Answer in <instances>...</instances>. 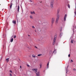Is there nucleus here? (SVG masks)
Returning <instances> with one entry per match:
<instances>
[{"instance_id":"nucleus-1","label":"nucleus","mask_w":76,"mask_h":76,"mask_svg":"<svg viewBox=\"0 0 76 76\" xmlns=\"http://www.w3.org/2000/svg\"><path fill=\"white\" fill-rule=\"evenodd\" d=\"M32 71H35L36 74L37 76H39V71L37 72V71H38V69H32Z\"/></svg>"},{"instance_id":"nucleus-2","label":"nucleus","mask_w":76,"mask_h":76,"mask_svg":"<svg viewBox=\"0 0 76 76\" xmlns=\"http://www.w3.org/2000/svg\"><path fill=\"white\" fill-rule=\"evenodd\" d=\"M54 3V0H52L50 2V7L51 8H53V5Z\"/></svg>"},{"instance_id":"nucleus-3","label":"nucleus","mask_w":76,"mask_h":76,"mask_svg":"<svg viewBox=\"0 0 76 76\" xmlns=\"http://www.w3.org/2000/svg\"><path fill=\"white\" fill-rule=\"evenodd\" d=\"M56 50H54L53 51V50H50L49 52V56H52L53 54V53H54V52H56Z\"/></svg>"},{"instance_id":"nucleus-4","label":"nucleus","mask_w":76,"mask_h":76,"mask_svg":"<svg viewBox=\"0 0 76 76\" xmlns=\"http://www.w3.org/2000/svg\"><path fill=\"white\" fill-rule=\"evenodd\" d=\"M56 37H57V36H55L54 37V39L53 41V45H54V44H55Z\"/></svg>"},{"instance_id":"nucleus-5","label":"nucleus","mask_w":76,"mask_h":76,"mask_svg":"<svg viewBox=\"0 0 76 76\" xmlns=\"http://www.w3.org/2000/svg\"><path fill=\"white\" fill-rule=\"evenodd\" d=\"M55 20V18H53L52 19L51 23L52 24H53L54 23V21Z\"/></svg>"},{"instance_id":"nucleus-6","label":"nucleus","mask_w":76,"mask_h":76,"mask_svg":"<svg viewBox=\"0 0 76 76\" xmlns=\"http://www.w3.org/2000/svg\"><path fill=\"white\" fill-rule=\"evenodd\" d=\"M66 18H67V14H66L64 18V21H65L66 20Z\"/></svg>"},{"instance_id":"nucleus-7","label":"nucleus","mask_w":76,"mask_h":76,"mask_svg":"<svg viewBox=\"0 0 76 76\" xmlns=\"http://www.w3.org/2000/svg\"><path fill=\"white\" fill-rule=\"evenodd\" d=\"M59 19V18H56L55 23H58V22Z\"/></svg>"},{"instance_id":"nucleus-8","label":"nucleus","mask_w":76,"mask_h":76,"mask_svg":"<svg viewBox=\"0 0 76 76\" xmlns=\"http://www.w3.org/2000/svg\"><path fill=\"white\" fill-rule=\"evenodd\" d=\"M58 13H57L56 16L57 17V18H58L59 19V18H60V15L58 14Z\"/></svg>"},{"instance_id":"nucleus-9","label":"nucleus","mask_w":76,"mask_h":76,"mask_svg":"<svg viewBox=\"0 0 76 76\" xmlns=\"http://www.w3.org/2000/svg\"><path fill=\"white\" fill-rule=\"evenodd\" d=\"M30 13H31V15H33V14H35V12H34V11H33V12H30Z\"/></svg>"},{"instance_id":"nucleus-10","label":"nucleus","mask_w":76,"mask_h":76,"mask_svg":"<svg viewBox=\"0 0 76 76\" xmlns=\"http://www.w3.org/2000/svg\"><path fill=\"white\" fill-rule=\"evenodd\" d=\"M17 10L18 12H19V5L18 6V8L17 9Z\"/></svg>"},{"instance_id":"nucleus-11","label":"nucleus","mask_w":76,"mask_h":76,"mask_svg":"<svg viewBox=\"0 0 76 76\" xmlns=\"http://www.w3.org/2000/svg\"><path fill=\"white\" fill-rule=\"evenodd\" d=\"M30 18L31 19H33V17L32 15H31L30 16Z\"/></svg>"},{"instance_id":"nucleus-12","label":"nucleus","mask_w":76,"mask_h":76,"mask_svg":"<svg viewBox=\"0 0 76 76\" xmlns=\"http://www.w3.org/2000/svg\"><path fill=\"white\" fill-rule=\"evenodd\" d=\"M59 12H60V8H59L58 9L57 13H59Z\"/></svg>"},{"instance_id":"nucleus-13","label":"nucleus","mask_w":76,"mask_h":76,"mask_svg":"<svg viewBox=\"0 0 76 76\" xmlns=\"http://www.w3.org/2000/svg\"><path fill=\"white\" fill-rule=\"evenodd\" d=\"M12 23H14V24H16V21L15 20H13L12 21Z\"/></svg>"},{"instance_id":"nucleus-14","label":"nucleus","mask_w":76,"mask_h":76,"mask_svg":"<svg viewBox=\"0 0 76 76\" xmlns=\"http://www.w3.org/2000/svg\"><path fill=\"white\" fill-rule=\"evenodd\" d=\"M12 5H13V4L11 3L10 4V9H12Z\"/></svg>"},{"instance_id":"nucleus-15","label":"nucleus","mask_w":76,"mask_h":76,"mask_svg":"<svg viewBox=\"0 0 76 76\" xmlns=\"http://www.w3.org/2000/svg\"><path fill=\"white\" fill-rule=\"evenodd\" d=\"M32 57H33L34 58H35V57H36V56H35L34 54L32 55Z\"/></svg>"},{"instance_id":"nucleus-16","label":"nucleus","mask_w":76,"mask_h":76,"mask_svg":"<svg viewBox=\"0 0 76 76\" xmlns=\"http://www.w3.org/2000/svg\"><path fill=\"white\" fill-rule=\"evenodd\" d=\"M39 66H40V68L41 69V67H42V64H41V63L40 64H39Z\"/></svg>"},{"instance_id":"nucleus-17","label":"nucleus","mask_w":76,"mask_h":76,"mask_svg":"<svg viewBox=\"0 0 76 76\" xmlns=\"http://www.w3.org/2000/svg\"><path fill=\"white\" fill-rule=\"evenodd\" d=\"M6 61L7 63H8L9 62V58H7L6 59Z\"/></svg>"},{"instance_id":"nucleus-18","label":"nucleus","mask_w":76,"mask_h":76,"mask_svg":"<svg viewBox=\"0 0 76 76\" xmlns=\"http://www.w3.org/2000/svg\"><path fill=\"white\" fill-rule=\"evenodd\" d=\"M13 38H12L11 39V42H13Z\"/></svg>"},{"instance_id":"nucleus-19","label":"nucleus","mask_w":76,"mask_h":76,"mask_svg":"<svg viewBox=\"0 0 76 76\" xmlns=\"http://www.w3.org/2000/svg\"><path fill=\"white\" fill-rule=\"evenodd\" d=\"M73 60L72 59H71V60L70 62L71 63H73Z\"/></svg>"},{"instance_id":"nucleus-20","label":"nucleus","mask_w":76,"mask_h":76,"mask_svg":"<svg viewBox=\"0 0 76 76\" xmlns=\"http://www.w3.org/2000/svg\"><path fill=\"white\" fill-rule=\"evenodd\" d=\"M68 7L69 9H70V5L69 4H68Z\"/></svg>"},{"instance_id":"nucleus-21","label":"nucleus","mask_w":76,"mask_h":76,"mask_svg":"<svg viewBox=\"0 0 76 76\" xmlns=\"http://www.w3.org/2000/svg\"><path fill=\"white\" fill-rule=\"evenodd\" d=\"M73 40H72L71 41V43H73Z\"/></svg>"},{"instance_id":"nucleus-22","label":"nucleus","mask_w":76,"mask_h":76,"mask_svg":"<svg viewBox=\"0 0 76 76\" xmlns=\"http://www.w3.org/2000/svg\"><path fill=\"white\" fill-rule=\"evenodd\" d=\"M73 70H74V72H76V69H74Z\"/></svg>"},{"instance_id":"nucleus-23","label":"nucleus","mask_w":76,"mask_h":76,"mask_svg":"<svg viewBox=\"0 0 76 76\" xmlns=\"http://www.w3.org/2000/svg\"><path fill=\"white\" fill-rule=\"evenodd\" d=\"M41 54H39L37 55V56H41Z\"/></svg>"},{"instance_id":"nucleus-24","label":"nucleus","mask_w":76,"mask_h":76,"mask_svg":"<svg viewBox=\"0 0 76 76\" xmlns=\"http://www.w3.org/2000/svg\"><path fill=\"white\" fill-rule=\"evenodd\" d=\"M16 38V36H15L14 37V38Z\"/></svg>"},{"instance_id":"nucleus-25","label":"nucleus","mask_w":76,"mask_h":76,"mask_svg":"<svg viewBox=\"0 0 76 76\" xmlns=\"http://www.w3.org/2000/svg\"><path fill=\"white\" fill-rule=\"evenodd\" d=\"M61 36H62V34H60V37H61Z\"/></svg>"},{"instance_id":"nucleus-26","label":"nucleus","mask_w":76,"mask_h":76,"mask_svg":"<svg viewBox=\"0 0 76 76\" xmlns=\"http://www.w3.org/2000/svg\"><path fill=\"white\" fill-rule=\"evenodd\" d=\"M68 57H70V54H69L68 55Z\"/></svg>"},{"instance_id":"nucleus-27","label":"nucleus","mask_w":76,"mask_h":76,"mask_svg":"<svg viewBox=\"0 0 76 76\" xmlns=\"http://www.w3.org/2000/svg\"><path fill=\"white\" fill-rule=\"evenodd\" d=\"M47 66H49V62H48L47 64Z\"/></svg>"},{"instance_id":"nucleus-28","label":"nucleus","mask_w":76,"mask_h":76,"mask_svg":"<svg viewBox=\"0 0 76 76\" xmlns=\"http://www.w3.org/2000/svg\"><path fill=\"white\" fill-rule=\"evenodd\" d=\"M49 67V66L47 65V68H48Z\"/></svg>"},{"instance_id":"nucleus-29","label":"nucleus","mask_w":76,"mask_h":76,"mask_svg":"<svg viewBox=\"0 0 76 76\" xmlns=\"http://www.w3.org/2000/svg\"><path fill=\"white\" fill-rule=\"evenodd\" d=\"M32 28H35V26H32Z\"/></svg>"},{"instance_id":"nucleus-30","label":"nucleus","mask_w":76,"mask_h":76,"mask_svg":"<svg viewBox=\"0 0 76 76\" xmlns=\"http://www.w3.org/2000/svg\"><path fill=\"white\" fill-rule=\"evenodd\" d=\"M27 66H28V67H29V65L27 64Z\"/></svg>"},{"instance_id":"nucleus-31","label":"nucleus","mask_w":76,"mask_h":76,"mask_svg":"<svg viewBox=\"0 0 76 76\" xmlns=\"http://www.w3.org/2000/svg\"><path fill=\"white\" fill-rule=\"evenodd\" d=\"M10 72H11V73H12V71L11 70H10Z\"/></svg>"},{"instance_id":"nucleus-32","label":"nucleus","mask_w":76,"mask_h":76,"mask_svg":"<svg viewBox=\"0 0 76 76\" xmlns=\"http://www.w3.org/2000/svg\"><path fill=\"white\" fill-rule=\"evenodd\" d=\"M35 48H37V47L36 46H35Z\"/></svg>"},{"instance_id":"nucleus-33","label":"nucleus","mask_w":76,"mask_h":76,"mask_svg":"<svg viewBox=\"0 0 76 76\" xmlns=\"http://www.w3.org/2000/svg\"><path fill=\"white\" fill-rule=\"evenodd\" d=\"M75 15H76V12H75Z\"/></svg>"},{"instance_id":"nucleus-34","label":"nucleus","mask_w":76,"mask_h":76,"mask_svg":"<svg viewBox=\"0 0 76 76\" xmlns=\"http://www.w3.org/2000/svg\"><path fill=\"white\" fill-rule=\"evenodd\" d=\"M20 67L21 69L22 68V66H20Z\"/></svg>"},{"instance_id":"nucleus-35","label":"nucleus","mask_w":76,"mask_h":76,"mask_svg":"<svg viewBox=\"0 0 76 76\" xmlns=\"http://www.w3.org/2000/svg\"><path fill=\"white\" fill-rule=\"evenodd\" d=\"M30 2H32V1L30 0Z\"/></svg>"},{"instance_id":"nucleus-36","label":"nucleus","mask_w":76,"mask_h":76,"mask_svg":"<svg viewBox=\"0 0 76 76\" xmlns=\"http://www.w3.org/2000/svg\"><path fill=\"white\" fill-rule=\"evenodd\" d=\"M29 36H30V35H28V37H29Z\"/></svg>"},{"instance_id":"nucleus-37","label":"nucleus","mask_w":76,"mask_h":76,"mask_svg":"<svg viewBox=\"0 0 76 76\" xmlns=\"http://www.w3.org/2000/svg\"><path fill=\"white\" fill-rule=\"evenodd\" d=\"M75 29H76V26L75 27Z\"/></svg>"},{"instance_id":"nucleus-38","label":"nucleus","mask_w":76,"mask_h":76,"mask_svg":"<svg viewBox=\"0 0 76 76\" xmlns=\"http://www.w3.org/2000/svg\"><path fill=\"white\" fill-rule=\"evenodd\" d=\"M17 22H18V19H17Z\"/></svg>"},{"instance_id":"nucleus-39","label":"nucleus","mask_w":76,"mask_h":76,"mask_svg":"<svg viewBox=\"0 0 76 76\" xmlns=\"http://www.w3.org/2000/svg\"><path fill=\"white\" fill-rule=\"evenodd\" d=\"M35 31V32H36V31Z\"/></svg>"},{"instance_id":"nucleus-40","label":"nucleus","mask_w":76,"mask_h":76,"mask_svg":"<svg viewBox=\"0 0 76 76\" xmlns=\"http://www.w3.org/2000/svg\"><path fill=\"white\" fill-rule=\"evenodd\" d=\"M0 5H1V4H0Z\"/></svg>"}]
</instances>
